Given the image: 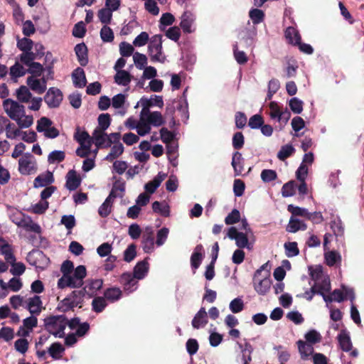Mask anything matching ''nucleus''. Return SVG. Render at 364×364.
<instances>
[{"label": "nucleus", "instance_id": "680f3d73", "mask_svg": "<svg viewBox=\"0 0 364 364\" xmlns=\"http://www.w3.org/2000/svg\"><path fill=\"white\" fill-rule=\"evenodd\" d=\"M261 179L264 183H269L277 178V172L272 169H264L261 172Z\"/></svg>", "mask_w": 364, "mask_h": 364}, {"label": "nucleus", "instance_id": "1a4fd4ad", "mask_svg": "<svg viewBox=\"0 0 364 364\" xmlns=\"http://www.w3.org/2000/svg\"><path fill=\"white\" fill-rule=\"evenodd\" d=\"M301 358L304 360H313L314 364H318V353H314V346L304 343L302 340L296 342Z\"/></svg>", "mask_w": 364, "mask_h": 364}, {"label": "nucleus", "instance_id": "7c9ffc66", "mask_svg": "<svg viewBox=\"0 0 364 364\" xmlns=\"http://www.w3.org/2000/svg\"><path fill=\"white\" fill-rule=\"evenodd\" d=\"M203 247L201 245L196 247L194 252L191 257V263L193 268L198 269L203 259Z\"/></svg>", "mask_w": 364, "mask_h": 364}, {"label": "nucleus", "instance_id": "9b49d317", "mask_svg": "<svg viewBox=\"0 0 364 364\" xmlns=\"http://www.w3.org/2000/svg\"><path fill=\"white\" fill-rule=\"evenodd\" d=\"M25 309L29 311L32 315L26 318H36V316H38L43 309V304L41 297L35 295L31 297L26 298Z\"/></svg>", "mask_w": 364, "mask_h": 364}, {"label": "nucleus", "instance_id": "864d4df0", "mask_svg": "<svg viewBox=\"0 0 364 364\" xmlns=\"http://www.w3.org/2000/svg\"><path fill=\"white\" fill-rule=\"evenodd\" d=\"M286 255L288 257H293L299 255V250L296 242H289L284 244Z\"/></svg>", "mask_w": 364, "mask_h": 364}, {"label": "nucleus", "instance_id": "338daca9", "mask_svg": "<svg viewBox=\"0 0 364 364\" xmlns=\"http://www.w3.org/2000/svg\"><path fill=\"white\" fill-rule=\"evenodd\" d=\"M6 136L9 139H15L18 136L21 134L19 129L15 127V125L11 122H9L5 127Z\"/></svg>", "mask_w": 364, "mask_h": 364}, {"label": "nucleus", "instance_id": "5701e85b", "mask_svg": "<svg viewBox=\"0 0 364 364\" xmlns=\"http://www.w3.org/2000/svg\"><path fill=\"white\" fill-rule=\"evenodd\" d=\"M331 290V282L328 276L323 274V268L320 265V295L326 299Z\"/></svg>", "mask_w": 364, "mask_h": 364}, {"label": "nucleus", "instance_id": "4be33fe9", "mask_svg": "<svg viewBox=\"0 0 364 364\" xmlns=\"http://www.w3.org/2000/svg\"><path fill=\"white\" fill-rule=\"evenodd\" d=\"M324 262L328 267H333L341 261V256L338 251L326 250L324 251Z\"/></svg>", "mask_w": 364, "mask_h": 364}, {"label": "nucleus", "instance_id": "39448f33", "mask_svg": "<svg viewBox=\"0 0 364 364\" xmlns=\"http://www.w3.org/2000/svg\"><path fill=\"white\" fill-rule=\"evenodd\" d=\"M227 235L230 239L235 240L236 245L239 248L246 247L248 250L252 248V245L248 240L253 234L238 232L235 227H230L228 229Z\"/></svg>", "mask_w": 364, "mask_h": 364}, {"label": "nucleus", "instance_id": "20e7f679", "mask_svg": "<svg viewBox=\"0 0 364 364\" xmlns=\"http://www.w3.org/2000/svg\"><path fill=\"white\" fill-rule=\"evenodd\" d=\"M269 107V115L270 118L280 123L281 129H282L287 124L289 119H290V112L287 107L283 108L279 107L276 102H271Z\"/></svg>", "mask_w": 364, "mask_h": 364}, {"label": "nucleus", "instance_id": "e433bc0d", "mask_svg": "<svg viewBox=\"0 0 364 364\" xmlns=\"http://www.w3.org/2000/svg\"><path fill=\"white\" fill-rule=\"evenodd\" d=\"M237 345L241 350L244 364H249L252 360L251 354L253 351L252 346L247 342L244 345L237 343Z\"/></svg>", "mask_w": 364, "mask_h": 364}, {"label": "nucleus", "instance_id": "3c124183", "mask_svg": "<svg viewBox=\"0 0 364 364\" xmlns=\"http://www.w3.org/2000/svg\"><path fill=\"white\" fill-rule=\"evenodd\" d=\"M152 209L154 212L159 213L163 216L167 217L169 215V206L166 203L155 201L152 204Z\"/></svg>", "mask_w": 364, "mask_h": 364}, {"label": "nucleus", "instance_id": "ea45409f", "mask_svg": "<svg viewBox=\"0 0 364 364\" xmlns=\"http://www.w3.org/2000/svg\"><path fill=\"white\" fill-rule=\"evenodd\" d=\"M16 97L19 102L27 103L31 100L32 94L27 87L22 85L16 90Z\"/></svg>", "mask_w": 364, "mask_h": 364}, {"label": "nucleus", "instance_id": "cd10ccee", "mask_svg": "<svg viewBox=\"0 0 364 364\" xmlns=\"http://www.w3.org/2000/svg\"><path fill=\"white\" fill-rule=\"evenodd\" d=\"M149 270V263L146 259L138 262L134 268L133 275L137 279H143L147 274Z\"/></svg>", "mask_w": 364, "mask_h": 364}, {"label": "nucleus", "instance_id": "052dcab7", "mask_svg": "<svg viewBox=\"0 0 364 364\" xmlns=\"http://www.w3.org/2000/svg\"><path fill=\"white\" fill-rule=\"evenodd\" d=\"M97 16L102 23L107 24L110 23L112 20V12L106 8H102L99 10Z\"/></svg>", "mask_w": 364, "mask_h": 364}, {"label": "nucleus", "instance_id": "9d476101", "mask_svg": "<svg viewBox=\"0 0 364 364\" xmlns=\"http://www.w3.org/2000/svg\"><path fill=\"white\" fill-rule=\"evenodd\" d=\"M63 100L62 92L56 87H50L44 96V101L49 108L58 107Z\"/></svg>", "mask_w": 364, "mask_h": 364}, {"label": "nucleus", "instance_id": "37998d69", "mask_svg": "<svg viewBox=\"0 0 364 364\" xmlns=\"http://www.w3.org/2000/svg\"><path fill=\"white\" fill-rule=\"evenodd\" d=\"M149 124L154 127H159L165 123L162 114L159 112H152L149 114V117L146 121Z\"/></svg>", "mask_w": 364, "mask_h": 364}, {"label": "nucleus", "instance_id": "f8f14e48", "mask_svg": "<svg viewBox=\"0 0 364 364\" xmlns=\"http://www.w3.org/2000/svg\"><path fill=\"white\" fill-rule=\"evenodd\" d=\"M141 247L146 253H151L154 250V231L151 227L145 229L141 238Z\"/></svg>", "mask_w": 364, "mask_h": 364}, {"label": "nucleus", "instance_id": "2eb2a0df", "mask_svg": "<svg viewBox=\"0 0 364 364\" xmlns=\"http://www.w3.org/2000/svg\"><path fill=\"white\" fill-rule=\"evenodd\" d=\"M338 341L342 350L349 352L352 350V342L349 332L346 329H342L338 333Z\"/></svg>", "mask_w": 364, "mask_h": 364}, {"label": "nucleus", "instance_id": "412c9836", "mask_svg": "<svg viewBox=\"0 0 364 364\" xmlns=\"http://www.w3.org/2000/svg\"><path fill=\"white\" fill-rule=\"evenodd\" d=\"M195 21V16L193 14L188 11H185L181 16V21L180 26L182 28L183 32L190 33L193 31L191 26Z\"/></svg>", "mask_w": 364, "mask_h": 364}, {"label": "nucleus", "instance_id": "603ef678", "mask_svg": "<svg viewBox=\"0 0 364 364\" xmlns=\"http://www.w3.org/2000/svg\"><path fill=\"white\" fill-rule=\"evenodd\" d=\"M249 16L254 24H258L262 22L264 18V12L257 9V7L256 9H251L250 11Z\"/></svg>", "mask_w": 364, "mask_h": 364}, {"label": "nucleus", "instance_id": "f03ea898", "mask_svg": "<svg viewBox=\"0 0 364 364\" xmlns=\"http://www.w3.org/2000/svg\"><path fill=\"white\" fill-rule=\"evenodd\" d=\"M73 272V274H70L68 277H62L58 279V288L64 289L67 287L79 288L83 285V279L87 275L85 267L84 265H79Z\"/></svg>", "mask_w": 364, "mask_h": 364}, {"label": "nucleus", "instance_id": "f3484780", "mask_svg": "<svg viewBox=\"0 0 364 364\" xmlns=\"http://www.w3.org/2000/svg\"><path fill=\"white\" fill-rule=\"evenodd\" d=\"M80 320H69L68 326L71 330H75V334L78 336H84L90 328L87 322L80 323Z\"/></svg>", "mask_w": 364, "mask_h": 364}, {"label": "nucleus", "instance_id": "b1692460", "mask_svg": "<svg viewBox=\"0 0 364 364\" xmlns=\"http://www.w3.org/2000/svg\"><path fill=\"white\" fill-rule=\"evenodd\" d=\"M75 52L77 57L79 63L85 66L88 63L87 48L84 43L77 44L75 47Z\"/></svg>", "mask_w": 364, "mask_h": 364}, {"label": "nucleus", "instance_id": "0e129e2a", "mask_svg": "<svg viewBox=\"0 0 364 364\" xmlns=\"http://www.w3.org/2000/svg\"><path fill=\"white\" fill-rule=\"evenodd\" d=\"M36 58L37 54L31 52V50L23 52V53L20 55V60L21 63L26 65V66H28L32 63H33V60Z\"/></svg>", "mask_w": 364, "mask_h": 364}, {"label": "nucleus", "instance_id": "c85d7f7f", "mask_svg": "<svg viewBox=\"0 0 364 364\" xmlns=\"http://www.w3.org/2000/svg\"><path fill=\"white\" fill-rule=\"evenodd\" d=\"M19 227L23 228L26 231L33 232L35 233H41V226L34 223L31 217L26 216L25 218L21 221Z\"/></svg>", "mask_w": 364, "mask_h": 364}, {"label": "nucleus", "instance_id": "4468645a", "mask_svg": "<svg viewBox=\"0 0 364 364\" xmlns=\"http://www.w3.org/2000/svg\"><path fill=\"white\" fill-rule=\"evenodd\" d=\"M137 278L131 273H124L121 276L120 282L124 286V289L128 293H131L137 288Z\"/></svg>", "mask_w": 364, "mask_h": 364}, {"label": "nucleus", "instance_id": "774afa93", "mask_svg": "<svg viewBox=\"0 0 364 364\" xmlns=\"http://www.w3.org/2000/svg\"><path fill=\"white\" fill-rule=\"evenodd\" d=\"M136 255V245L131 244L124 252V260L127 262H130L135 258Z\"/></svg>", "mask_w": 364, "mask_h": 364}, {"label": "nucleus", "instance_id": "ddd939ff", "mask_svg": "<svg viewBox=\"0 0 364 364\" xmlns=\"http://www.w3.org/2000/svg\"><path fill=\"white\" fill-rule=\"evenodd\" d=\"M347 297H349L351 302H353L354 299V294L352 290H346V294H344L343 292L340 289H335L333 292H329L327 294V297L324 301L328 302H331L333 301L341 302L343 301Z\"/></svg>", "mask_w": 364, "mask_h": 364}, {"label": "nucleus", "instance_id": "de8ad7c7", "mask_svg": "<svg viewBox=\"0 0 364 364\" xmlns=\"http://www.w3.org/2000/svg\"><path fill=\"white\" fill-rule=\"evenodd\" d=\"M295 151V149L291 144H286L282 146L277 153V158L281 161H284L288 157L291 156Z\"/></svg>", "mask_w": 364, "mask_h": 364}, {"label": "nucleus", "instance_id": "49530a36", "mask_svg": "<svg viewBox=\"0 0 364 364\" xmlns=\"http://www.w3.org/2000/svg\"><path fill=\"white\" fill-rule=\"evenodd\" d=\"M131 129H136L137 134L140 136H145L151 132V126L146 121H141L136 125H129Z\"/></svg>", "mask_w": 364, "mask_h": 364}, {"label": "nucleus", "instance_id": "72a5a7b5", "mask_svg": "<svg viewBox=\"0 0 364 364\" xmlns=\"http://www.w3.org/2000/svg\"><path fill=\"white\" fill-rule=\"evenodd\" d=\"M38 320H23V325L21 326L17 335L22 337L28 336L29 333L37 326Z\"/></svg>", "mask_w": 364, "mask_h": 364}, {"label": "nucleus", "instance_id": "aec40b11", "mask_svg": "<svg viewBox=\"0 0 364 364\" xmlns=\"http://www.w3.org/2000/svg\"><path fill=\"white\" fill-rule=\"evenodd\" d=\"M54 181L53 175L50 171L38 176L33 182L34 188L47 187Z\"/></svg>", "mask_w": 364, "mask_h": 364}, {"label": "nucleus", "instance_id": "4d7b16f0", "mask_svg": "<svg viewBox=\"0 0 364 364\" xmlns=\"http://www.w3.org/2000/svg\"><path fill=\"white\" fill-rule=\"evenodd\" d=\"M26 216L22 212L14 208L11 209L9 211V218L18 227Z\"/></svg>", "mask_w": 364, "mask_h": 364}, {"label": "nucleus", "instance_id": "f257e3e1", "mask_svg": "<svg viewBox=\"0 0 364 364\" xmlns=\"http://www.w3.org/2000/svg\"><path fill=\"white\" fill-rule=\"evenodd\" d=\"M3 107L6 114L15 121L20 129L30 127L33 123L32 115H26L25 107L10 98L4 100Z\"/></svg>", "mask_w": 364, "mask_h": 364}, {"label": "nucleus", "instance_id": "423d86ee", "mask_svg": "<svg viewBox=\"0 0 364 364\" xmlns=\"http://www.w3.org/2000/svg\"><path fill=\"white\" fill-rule=\"evenodd\" d=\"M37 171V163L34 156L27 153L18 160V171L23 175H31Z\"/></svg>", "mask_w": 364, "mask_h": 364}, {"label": "nucleus", "instance_id": "c03bdc74", "mask_svg": "<svg viewBox=\"0 0 364 364\" xmlns=\"http://www.w3.org/2000/svg\"><path fill=\"white\" fill-rule=\"evenodd\" d=\"M26 73V70L18 62L10 68L9 75L11 78L15 81L18 77L23 76Z\"/></svg>", "mask_w": 364, "mask_h": 364}, {"label": "nucleus", "instance_id": "79ce46f5", "mask_svg": "<svg viewBox=\"0 0 364 364\" xmlns=\"http://www.w3.org/2000/svg\"><path fill=\"white\" fill-rule=\"evenodd\" d=\"M64 350L65 349L62 344L56 342L53 343L49 347L48 349V353L53 359L57 360L62 357V353L64 352Z\"/></svg>", "mask_w": 364, "mask_h": 364}, {"label": "nucleus", "instance_id": "f704fd0d", "mask_svg": "<svg viewBox=\"0 0 364 364\" xmlns=\"http://www.w3.org/2000/svg\"><path fill=\"white\" fill-rule=\"evenodd\" d=\"M132 81V75L126 70H117L114 75V82L123 86H127Z\"/></svg>", "mask_w": 364, "mask_h": 364}, {"label": "nucleus", "instance_id": "a19ab883", "mask_svg": "<svg viewBox=\"0 0 364 364\" xmlns=\"http://www.w3.org/2000/svg\"><path fill=\"white\" fill-rule=\"evenodd\" d=\"M0 253L4 256V259L7 263H14L16 261L13 250L7 243L0 245Z\"/></svg>", "mask_w": 364, "mask_h": 364}, {"label": "nucleus", "instance_id": "c9c22d12", "mask_svg": "<svg viewBox=\"0 0 364 364\" xmlns=\"http://www.w3.org/2000/svg\"><path fill=\"white\" fill-rule=\"evenodd\" d=\"M306 225L303 223V221L295 218L291 216L289 224L287 226V231L289 232H296L300 230H306Z\"/></svg>", "mask_w": 364, "mask_h": 364}, {"label": "nucleus", "instance_id": "bf43d9fd", "mask_svg": "<svg viewBox=\"0 0 364 364\" xmlns=\"http://www.w3.org/2000/svg\"><path fill=\"white\" fill-rule=\"evenodd\" d=\"M65 154L63 151H53L50 152L48 157L49 164H55L56 162H61L65 159Z\"/></svg>", "mask_w": 364, "mask_h": 364}, {"label": "nucleus", "instance_id": "bb28decb", "mask_svg": "<svg viewBox=\"0 0 364 364\" xmlns=\"http://www.w3.org/2000/svg\"><path fill=\"white\" fill-rule=\"evenodd\" d=\"M287 210L289 212H290L293 217L294 216H302L304 218H306L308 219H313L316 213H309L308 210L305 208H302L298 206H294V205H289L287 207Z\"/></svg>", "mask_w": 364, "mask_h": 364}, {"label": "nucleus", "instance_id": "393cba45", "mask_svg": "<svg viewBox=\"0 0 364 364\" xmlns=\"http://www.w3.org/2000/svg\"><path fill=\"white\" fill-rule=\"evenodd\" d=\"M243 161L242 154L236 151L233 154L231 164L234 168L235 176H240L243 171Z\"/></svg>", "mask_w": 364, "mask_h": 364}, {"label": "nucleus", "instance_id": "58836bf2", "mask_svg": "<svg viewBox=\"0 0 364 364\" xmlns=\"http://www.w3.org/2000/svg\"><path fill=\"white\" fill-rule=\"evenodd\" d=\"M124 152V146L122 143H117L114 144L109 154L105 157V160L112 161L115 159L121 156Z\"/></svg>", "mask_w": 364, "mask_h": 364}, {"label": "nucleus", "instance_id": "473e14b6", "mask_svg": "<svg viewBox=\"0 0 364 364\" xmlns=\"http://www.w3.org/2000/svg\"><path fill=\"white\" fill-rule=\"evenodd\" d=\"M112 197V196H108L104 203L100 206L98 209V213L102 218H106L110 214L112 204L114 200Z\"/></svg>", "mask_w": 364, "mask_h": 364}, {"label": "nucleus", "instance_id": "e2e57ef3", "mask_svg": "<svg viewBox=\"0 0 364 364\" xmlns=\"http://www.w3.org/2000/svg\"><path fill=\"white\" fill-rule=\"evenodd\" d=\"M149 34L143 31L140 34H139L133 41V46L136 47H141L145 46L148 42H149Z\"/></svg>", "mask_w": 364, "mask_h": 364}, {"label": "nucleus", "instance_id": "8fccbe9b", "mask_svg": "<svg viewBox=\"0 0 364 364\" xmlns=\"http://www.w3.org/2000/svg\"><path fill=\"white\" fill-rule=\"evenodd\" d=\"M48 208V202L46 200H41L31 206L28 210L35 214H43Z\"/></svg>", "mask_w": 364, "mask_h": 364}, {"label": "nucleus", "instance_id": "69168bd1", "mask_svg": "<svg viewBox=\"0 0 364 364\" xmlns=\"http://www.w3.org/2000/svg\"><path fill=\"white\" fill-rule=\"evenodd\" d=\"M134 48L132 45L125 41L119 44V53L122 57H129L133 54Z\"/></svg>", "mask_w": 364, "mask_h": 364}, {"label": "nucleus", "instance_id": "dca6fc26", "mask_svg": "<svg viewBox=\"0 0 364 364\" xmlns=\"http://www.w3.org/2000/svg\"><path fill=\"white\" fill-rule=\"evenodd\" d=\"M268 276L269 271L267 270L266 275L263 279H259L258 282H257V279L254 280L255 289L258 294L261 295H264L270 289L272 282Z\"/></svg>", "mask_w": 364, "mask_h": 364}, {"label": "nucleus", "instance_id": "7ed1b4c3", "mask_svg": "<svg viewBox=\"0 0 364 364\" xmlns=\"http://www.w3.org/2000/svg\"><path fill=\"white\" fill-rule=\"evenodd\" d=\"M148 52L151 61L165 63L166 57L163 53L161 35H154L150 38Z\"/></svg>", "mask_w": 364, "mask_h": 364}, {"label": "nucleus", "instance_id": "a878e982", "mask_svg": "<svg viewBox=\"0 0 364 364\" xmlns=\"http://www.w3.org/2000/svg\"><path fill=\"white\" fill-rule=\"evenodd\" d=\"M26 82L29 88L38 94H43L46 90V86L44 85V83H42L41 80L33 76L28 77Z\"/></svg>", "mask_w": 364, "mask_h": 364}, {"label": "nucleus", "instance_id": "0eeeda50", "mask_svg": "<svg viewBox=\"0 0 364 364\" xmlns=\"http://www.w3.org/2000/svg\"><path fill=\"white\" fill-rule=\"evenodd\" d=\"M309 274L311 281L309 285L311 286L309 291H306L302 296L307 300H311L316 294H318V267L309 266Z\"/></svg>", "mask_w": 364, "mask_h": 364}, {"label": "nucleus", "instance_id": "a18cd8bd", "mask_svg": "<svg viewBox=\"0 0 364 364\" xmlns=\"http://www.w3.org/2000/svg\"><path fill=\"white\" fill-rule=\"evenodd\" d=\"M122 291L119 288L117 287H112L109 289H107L104 295L105 299H107L112 302L116 301L119 300L122 296Z\"/></svg>", "mask_w": 364, "mask_h": 364}, {"label": "nucleus", "instance_id": "2f4dec72", "mask_svg": "<svg viewBox=\"0 0 364 364\" xmlns=\"http://www.w3.org/2000/svg\"><path fill=\"white\" fill-rule=\"evenodd\" d=\"M125 191V183L122 179L117 180L113 184L112 188L109 194V196H113L112 198L115 199L117 197L122 198L123 193Z\"/></svg>", "mask_w": 364, "mask_h": 364}, {"label": "nucleus", "instance_id": "6ab92c4d", "mask_svg": "<svg viewBox=\"0 0 364 364\" xmlns=\"http://www.w3.org/2000/svg\"><path fill=\"white\" fill-rule=\"evenodd\" d=\"M81 183L80 178L77 175L74 170H70L66 175L65 187L69 191L76 190Z\"/></svg>", "mask_w": 364, "mask_h": 364}, {"label": "nucleus", "instance_id": "6e6552de", "mask_svg": "<svg viewBox=\"0 0 364 364\" xmlns=\"http://www.w3.org/2000/svg\"><path fill=\"white\" fill-rule=\"evenodd\" d=\"M69 320H45L46 330L55 337L63 338Z\"/></svg>", "mask_w": 364, "mask_h": 364}, {"label": "nucleus", "instance_id": "4c0bfd02", "mask_svg": "<svg viewBox=\"0 0 364 364\" xmlns=\"http://www.w3.org/2000/svg\"><path fill=\"white\" fill-rule=\"evenodd\" d=\"M285 37L290 43L294 45L299 43V41H301L299 31L292 26H289L286 29Z\"/></svg>", "mask_w": 364, "mask_h": 364}, {"label": "nucleus", "instance_id": "c756f323", "mask_svg": "<svg viewBox=\"0 0 364 364\" xmlns=\"http://www.w3.org/2000/svg\"><path fill=\"white\" fill-rule=\"evenodd\" d=\"M92 139L96 146L106 148L107 134L105 130L95 129L92 133Z\"/></svg>", "mask_w": 364, "mask_h": 364}, {"label": "nucleus", "instance_id": "5fc2aeb1", "mask_svg": "<svg viewBox=\"0 0 364 364\" xmlns=\"http://www.w3.org/2000/svg\"><path fill=\"white\" fill-rule=\"evenodd\" d=\"M133 60L136 67L139 70H143L147 64V58L144 54L136 52L133 55Z\"/></svg>", "mask_w": 364, "mask_h": 364}, {"label": "nucleus", "instance_id": "6e6d98bb", "mask_svg": "<svg viewBox=\"0 0 364 364\" xmlns=\"http://www.w3.org/2000/svg\"><path fill=\"white\" fill-rule=\"evenodd\" d=\"M98 127L97 129L107 130L111 123V118L109 114H101L98 117Z\"/></svg>", "mask_w": 364, "mask_h": 364}, {"label": "nucleus", "instance_id": "09e8293b", "mask_svg": "<svg viewBox=\"0 0 364 364\" xmlns=\"http://www.w3.org/2000/svg\"><path fill=\"white\" fill-rule=\"evenodd\" d=\"M297 184L294 181H289L284 184L282 188V194L283 197H290L295 194Z\"/></svg>", "mask_w": 364, "mask_h": 364}, {"label": "nucleus", "instance_id": "13d9d810", "mask_svg": "<svg viewBox=\"0 0 364 364\" xmlns=\"http://www.w3.org/2000/svg\"><path fill=\"white\" fill-rule=\"evenodd\" d=\"M100 37L103 42L110 43L114 40V33L109 26L105 25L100 30Z\"/></svg>", "mask_w": 364, "mask_h": 364}, {"label": "nucleus", "instance_id": "a211bd4d", "mask_svg": "<svg viewBox=\"0 0 364 364\" xmlns=\"http://www.w3.org/2000/svg\"><path fill=\"white\" fill-rule=\"evenodd\" d=\"M73 85L75 87L82 88L87 84L85 71L81 68H77L72 73Z\"/></svg>", "mask_w": 364, "mask_h": 364}]
</instances>
